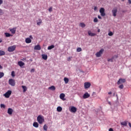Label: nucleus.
I'll return each mask as SVG.
<instances>
[{"label":"nucleus","mask_w":131,"mask_h":131,"mask_svg":"<svg viewBox=\"0 0 131 131\" xmlns=\"http://www.w3.org/2000/svg\"><path fill=\"white\" fill-rule=\"evenodd\" d=\"M1 108H4L5 109V108H6V105L4 104H1Z\"/></svg>","instance_id":"e433bc0d"},{"label":"nucleus","mask_w":131,"mask_h":131,"mask_svg":"<svg viewBox=\"0 0 131 131\" xmlns=\"http://www.w3.org/2000/svg\"><path fill=\"white\" fill-rule=\"evenodd\" d=\"M37 120L39 124H42L45 122V118L41 115H39L37 117Z\"/></svg>","instance_id":"f257e3e1"},{"label":"nucleus","mask_w":131,"mask_h":131,"mask_svg":"<svg viewBox=\"0 0 131 131\" xmlns=\"http://www.w3.org/2000/svg\"><path fill=\"white\" fill-rule=\"evenodd\" d=\"M1 42H3V40L2 39H0V43Z\"/></svg>","instance_id":"3c124183"},{"label":"nucleus","mask_w":131,"mask_h":131,"mask_svg":"<svg viewBox=\"0 0 131 131\" xmlns=\"http://www.w3.org/2000/svg\"><path fill=\"white\" fill-rule=\"evenodd\" d=\"M80 26L81 27H82V28H83L84 27H85V24H84V23H80Z\"/></svg>","instance_id":"c85d7f7f"},{"label":"nucleus","mask_w":131,"mask_h":131,"mask_svg":"<svg viewBox=\"0 0 131 131\" xmlns=\"http://www.w3.org/2000/svg\"><path fill=\"white\" fill-rule=\"evenodd\" d=\"M43 128L44 129V130H48V126L47 125H44V126H43Z\"/></svg>","instance_id":"7c9ffc66"},{"label":"nucleus","mask_w":131,"mask_h":131,"mask_svg":"<svg viewBox=\"0 0 131 131\" xmlns=\"http://www.w3.org/2000/svg\"><path fill=\"white\" fill-rule=\"evenodd\" d=\"M3 0H0V6L3 4Z\"/></svg>","instance_id":"a18cd8bd"},{"label":"nucleus","mask_w":131,"mask_h":131,"mask_svg":"<svg viewBox=\"0 0 131 131\" xmlns=\"http://www.w3.org/2000/svg\"><path fill=\"white\" fill-rule=\"evenodd\" d=\"M13 110L11 108H9L8 109V111H7V113L8 114H9V115H12L13 114Z\"/></svg>","instance_id":"2eb2a0df"},{"label":"nucleus","mask_w":131,"mask_h":131,"mask_svg":"<svg viewBox=\"0 0 131 131\" xmlns=\"http://www.w3.org/2000/svg\"><path fill=\"white\" fill-rule=\"evenodd\" d=\"M57 111H58V112H61V111H62V107L58 106L57 108Z\"/></svg>","instance_id":"bb28decb"},{"label":"nucleus","mask_w":131,"mask_h":131,"mask_svg":"<svg viewBox=\"0 0 131 131\" xmlns=\"http://www.w3.org/2000/svg\"><path fill=\"white\" fill-rule=\"evenodd\" d=\"M98 10V8H97V6L94 7V11H97Z\"/></svg>","instance_id":"37998d69"},{"label":"nucleus","mask_w":131,"mask_h":131,"mask_svg":"<svg viewBox=\"0 0 131 131\" xmlns=\"http://www.w3.org/2000/svg\"><path fill=\"white\" fill-rule=\"evenodd\" d=\"M108 104H109V105H111V102L109 101Z\"/></svg>","instance_id":"5fc2aeb1"},{"label":"nucleus","mask_w":131,"mask_h":131,"mask_svg":"<svg viewBox=\"0 0 131 131\" xmlns=\"http://www.w3.org/2000/svg\"><path fill=\"white\" fill-rule=\"evenodd\" d=\"M25 41L26 43H30L31 42V39H30V38H27Z\"/></svg>","instance_id":"a211bd4d"},{"label":"nucleus","mask_w":131,"mask_h":131,"mask_svg":"<svg viewBox=\"0 0 131 131\" xmlns=\"http://www.w3.org/2000/svg\"><path fill=\"white\" fill-rule=\"evenodd\" d=\"M99 13H100V15L102 16V17H105V16H106V13H105V9H104V8H101L100 9Z\"/></svg>","instance_id":"20e7f679"},{"label":"nucleus","mask_w":131,"mask_h":131,"mask_svg":"<svg viewBox=\"0 0 131 131\" xmlns=\"http://www.w3.org/2000/svg\"><path fill=\"white\" fill-rule=\"evenodd\" d=\"M70 111L72 112V113H75L77 111V108L75 106H72L71 109H70Z\"/></svg>","instance_id":"1a4fd4ad"},{"label":"nucleus","mask_w":131,"mask_h":131,"mask_svg":"<svg viewBox=\"0 0 131 131\" xmlns=\"http://www.w3.org/2000/svg\"><path fill=\"white\" fill-rule=\"evenodd\" d=\"M6 52L3 50H0V56H5Z\"/></svg>","instance_id":"412c9836"},{"label":"nucleus","mask_w":131,"mask_h":131,"mask_svg":"<svg viewBox=\"0 0 131 131\" xmlns=\"http://www.w3.org/2000/svg\"><path fill=\"white\" fill-rule=\"evenodd\" d=\"M112 13L114 17H116V14H117V8H114L113 10L112 11Z\"/></svg>","instance_id":"6e6552de"},{"label":"nucleus","mask_w":131,"mask_h":131,"mask_svg":"<svg viewBox=\"0 0 131 131\" xmlns=\"http://www.w3.org/2000/svg\"><path fill=\"white\" fill-rule=\"evenodd\" d=\"M119 89H121L122 90V89H123V88H124V86H123V84H121L119 85Z\"/></svg>","instance_id":"58836bf2"},{"label":"nucleus","mask_w":131,"mask_h":131,"mask_svg":"<svg viewBox=\"0 0 131 131\" xmlns=\"http://www.w3.org/2000/svg\"><path fill=\"white\" fill-rule=\"evenodd\" d=\"M121 125H124V126H126L127 125V122L126 121L122 122L121 123Z\"/></svg>","instance_id":"a878e982"},{"label":"nucleus","mask_w":131,"mask_h":131,"mask_svg":"<svg viewBox=\"0 0 131 131\" xmlns=\"http://www.w3.org/2000/svg\"><path fill=\"white\" fill-rule=\"evenodd\" d=\"M18 65H19V66L21 68H23V66L25 65V63L22 61H19L18 62Z\"/></svg>","instance_id":"4468645a"},{"label":"nucleus","mask_w":131,"mask_h":131,"mask_svg":"<svg viewBox=\"0 0 131 131\" xmlns=\"http://www.w3.org/2000/svg\"><path fill=\"white\" fill-rule=\"evenodd\" d=\"M11 76H12V77H15V72L12 71L11 72Z\"/></svg>","instance_id":"4c0bfd02"},{"label":"nucleus","mask_w":131,"mask_h":131,"mask_svg":"<svg viewBox=\"0 0 131 131\" xmlns=\"http://www.w3.org/2000/svg\"><path fill=\"white\" fill-rule=\"evenodd\" d=\"M21 88L23 89L24 93H25L27 91V87L26 86L22 85Z\"/></svg>","instance_id":"aec40b11"},{"label":"nucleus","mask_w":131,"mask_h":131,"mask_svg":"<svg viewBox=\"0 0 131 131\" xmlns=\"http://www.w3.org/2000/svg\"><path fill=\"white\" fill-rule=\"evenodd\" d=\"M122 2H124V0H122Z\"/></svg>","instance_id":"052dcab7"},{"label":"nucleus","mask_w":131,"mask_h":131,"mask_svg":"<svg viewBox=\"0 0 131 131\" xmlns=\"http://www.w3.org/2000/svg\"><path fill=\"white\" fill-rule=\"evenodd\" d=\"M16 50V45H13L12 46H10L8 47V52H9L10 53L12 52H14Z\"/></svg>","instance_id":"f03ea898"},{"label":"nucleus","mask_w":131,"mask_h":131,"mask_svg":"<svg viewBox=\"0 0 131 131\" xmlns=\"http://www.w3.org/2000/svg\"><path fill=\"white\" fill-rule=\"evenodd\" d=\"M2 14H3V10L0 9V15H2Z\"/></svg>","instance_id":"c03bdc74"},{"label":"nucleus","mask_w":131,"mask_h":131,"mask_svg":"<svg viewBox=\"0 0 131 131\" xmlns=\"http://www.w3.org/2000/svg\"><path fill=\"white\" fill-rule=\"evenodd\" d=\"M34 71H35V69H32L31 70V73H33V72H34Z\"/></svg>","instance_id":"79ce46f5"},{"label":"nucleus","mask_w":131,"mask_h":131,"mask_svg":"<svg viewBox=\"0 0 131 131\" xmlns=\"http://www.w3.org/2000/svg\"><path fill=\"white\" fill-rule=\"evenodd\" d=\"M71 59H72V57L68 58V61L70 62V61H71Z\"/></svg>","instance_id":"a19ab883"},{"label":"nucleus","mask_w":131,"mask_h":131,"mask_svg":"<svg viewBox=\"0 0 131 131\" xmlns=\"http://www.w3.org/2000/svg\"><path fill=\"white\" fill-rule=\"evenodd\" d=\"M98 19H102V17H101L100 15H98Z\"/></svg>","instance_id":"49530a36"},{"label":"nucleus","mask_w":131,"mask_h":131,"mask_svg":"<svg viewBox=\"0 0 131 131\" xmlns=\"http://www.w3.org/2000/svg\"><path fill=\"white\" fill-rule=\"evenodd\" d=\"M59 98H60V99L62 100V101H65V100H66V99L64 98H65V94L64 93L60 94Z\"/></svg>","instance_id":"ddd939ff"},{"label":"nucleus","mask_w":131,"mask_h":131,"mask_svg":"<svg viewBox=\"0 0 131 131\" xmlns=\"http://www.w3.org/2000/svg\"><path fill=\"white\" fill-rule=\"evenodd\" d=\"M64 81L65 83H68V82H69V79H68V78L64 77Z\"/></svg>","instance_id":"393cba45"},{"label":"nucleus","mask_w":131,"mask_h":131,"mask_svg":"<svg viewBox=\"0 0 131 131\" xmlns=\"http://www.w3.org/2000/svg\"><path fill=\"white\" fill-rule=\"evenodd\" d=\"M33 125L34 127L37 128V127H38V125H39L38 123L35 122L33 123Z\"/></svg>","instance_id":"4be33fe9"},{"label":"nucleus","mask_w":131,"mask_h":131,"mask_svg":"<svg viewBox=\"0 0 131 131\" xmlns=\"http://www.w3.org/2000/svg\"><path fill=\"white\" fill-rule=\"evenodd\" d=\"M114 59V57H113L112 58H108V59H107V61L108 62H113Z\"/></svg>","instance_id":"2f4dec72"},{"label":"nucleus","mask_w":131,"mask_h":131,"mask_svg":"<svg viewBox=\"0 0 131 131\" xmlns=\"http://www.w3.org/2000/svg\"><path fill=\"white\" fill-rule=\"evenodd\" d=\"M128 4H129L130 5L131 4V1L130 0H128Z\"/></svg>","instance_id":"09e8293b"},{"label":"nucleus","mask_w":131,"mask_h":131,"mask_svg":"<svg viewBox=\"0 0 131 131\" xmlns=\"http://www.w3.org/2000/svg\"><path fill=\"white\" fill-rule=\"evenodd\" d=\"M88 33L89 36H96V35H97V34L95 33H92V31H91L90 30L88 31Z\"/></svg>","instance_id":"9b49d317"},{"label":"nucleus","mask_w":131,"mask_h":131,"mask_svg":"<svg viewBox=\"0 0 131 131\" xmlns=\"http://www.w3.org/2000/svg\"><path fill=\"white\" fill-rule=\"evenodd\" d=\"M8 131H11V130L10 129H8Z\"/></svg>","instance_id":"bf43d9fd"},{"label":"nucleus","mask_w":131,"mask_h":131,"mask_svg":"<svg viewBox=\"0 0 131 131\" xmlns=\"http://www.w3.org/2000/svg\"><path fill=\"white\" fill-rule=\"evenodd\" d=\"M54 48H55V46L54 45H51L50 46H49L48 47V50H52V49H54Z\"/></svg>","instance_id":"cd10ccee"},{"label":"nucleus","mask_w":131,"mask_h":131,"mask_svg":"<svg viewBox=\"0 0 131 131\" xmlns=\"http://www.w3.org/2000/svg\"><path fill=\"white\" fill-rule=\"evenodd\" d=\"M34 50H38V51L41 50V48L40 47V45H36L34 47Z\"/></svg>","instance_id":"f3484780"},{"label":"nucleus","mask_w":131,"mask_h":131,"mask_svg":"<svg viewBox=\"0 0 131 131\" xmlns=\"http://www.w3.org/2000/svg\"><path fill=\"white\" fill-rule=\"evenodd\" d=\"M10 31L12 34H15L16 33V28L10 29Z\"/></svg>","instance_id":"dca6fc26"},{"label":"nucleus","mask_w":131,"mask_h":131,"mask_svg":"<svg viewBox=\"0 0 131 131\" xmlns=\"http://www.w3.org/2000/svg\"><path fill=\"white\" fill-rule=\"evenodd\" d=\"M4 76L5 74L4 73V72H0V79L2 78V77H4Z\"/></svg>","instance_id":"c756f323"},{"label":"nucleus","mask_w":131,"mask_h":131,"mask_svg":"<svg viewBox=\"0 0 131 131\" xmlns=\"http://www.w3.org/2000/svg\"><path fill=\"white\" fill-rule=\"evenodd\" d=\"M5 35L6 37H10V36H13V35H12L9 33H5Z\"/></svg>","instance_id":"b1692460"},{"label":"nucleus","mask_w":131,"mask_h":131,"mask_svg":"<svg viewBox=\"0 0 131 131\" xmlns=\"http://www.w3.org/2000/svg\"><path fill=\"white\" fill-rule=\"evenodd\" d=\"M100 29H98V32H100Z\"/></svg>","instance_id":"6e6d98bb"},{"label":"nucleus","mask_w":131,"mask_h":131,"mask_svg":"<svg viewBox=\"0 0 131 131\" xmlns=\"http://www.w3.org/2000/svg\"><path fill=\"white\" fill-rule=\"evenodd\" d=\"M113 96H114V97L115 96V93H114Z\"/></svg>","instance_id":"13d9d810"},{"label":"nucleus","mask_w":131,"mask_h":131,"mask_svg":"<svg viewBox=\"0 0 131 131\" xmlns=\"http://www.w3.org/2000/svg\"><path fill=\"white\" fill-rule=\"evenodd\" d=\"M9 84L11 85V86H15V85H16V82H15V80L13 79H10L9 80Z\"/></svg>","instance_id":"39448f33"},{"label":"nucleus","mask_w":131,"mask_h":131,"mask_svg":"<svg viewBox=\"0 0 131 131\" xmlns=\"http://www.w3.org/2000/svg\"><path fill=\"white\" fill-rule=\"evenodd\" d=\"M108 35L109 36H112V35H113V32L110 31L108 33Z\"/></svg>","instance_id":"f704fd0d"},{"label":"nucleus","mask_w":131,"mask_h":131,"mask_svg":"<svg viewBox=\"0 0 131 131\" xmlns=\"http://www.w3.org/2000/svg\"><path fill=\"white\" fill-rule=\"evenodd\" d=\"M0 69H3V67H2V66L0 65Z\"/></svg>","instance_id":"864d4df0"},{"label":"nucleus","mask_w":131,"mask_h":131,"mask_svg":"<svg viewBox=\"0 0 131 131\" xmlns=\"http://www.w3.org/2000/svg\"><path fill=\"white\" fill-rule=\"evenodd\" d=\"M52 11H53V7H50L49 9V11L51 13V12H52Z\"/></svg>","instance_id":"ea45409f"},{"label":"nucleus","mask_w":131,"mask_h":131,"mask_svg":"<svg viewBox=\"0 0 131 131\" xmlns=\"http://www.w3.org/2000/svg\"><path fill=\"white\" fill-rule=\"evenodd\" d=\"M12 95V91L8 90L5 94L3 95L5 98H10V96Z\"/></svg>","instance_id":"7ed1b4c3"},{"label":"nucleus","mask_w":131,"mask_h":131,"mask_svg":"<svg viewBox=\"0 0 131 131\" xmlns=\"http://www.w3.org/2000/svg\"><path fill=\"white\" fill-rule=\"evenodd\" d=\"M91 97V95L90 94H89L88 92L85 93L83 96V99H88V98H90Z\"/></svg>","instance_id":"f8f14e48"},{"label":"nucleus","mask_w":131,"mask_h":131,"mask_svg":"<svg viewBox=\"0 0 131 131\" xmlns=\"http://www.w3.org/2000/svg\"><path fill=\"white\" fill-rule=\"evenodd\" d=\"M108 95H112V92H110L108 93Z\"/></svg>","instance_id":"8fccbe9b"},{"label":"nucleus","mask_w":131,"mask_h":131,"mask_svg":"<svg viewBox=\"0 0 131 131\" xmlns=\"http://www.w3.org/2000/svg\"><path fill=\"white\" fill-rule=\"evenodd\" d=\"M48 89L50 90L51 91H55L56 90V87H55L54 85H52L50 87H49Z\"/></svg>","instance_id":"6ab92c4d"},{"label":"nucleus","mask_w":131,"mask_h":131,"mask_svg":"<svg viewBox=\"0 0 131 131\" xmlns=\"http://www.w3.org/2000/svg\"><path fill=\"white\" fill-rule=\"evenodd\" d=\"M103 52H104V49H101L98 52L96 53V57H101L102 54H103Z\"/></svg>","instance_id":"423d86ee"},{"label":"nucleus","mask_w":131,"mask_h":131,"mask_svg":"<svg viewBox=\"0 0 131 131\" xmlns=\"http://www.w3.org/2000/svg\"><path fill=\"white\" fill-rule=\"evenodd\" d=\"M82 51V49H81V48H78L77 49V52H78V53H79V52H81Z\"/></svg>","instance_id":"72a5a7b5"},{"label":"nucleus","mask_w":131,"mask_h":131,"mask_svg":"<svg viewBox=\"0 0 131 131\" xmlns=\"http://www.w3.org/2000/svg\"><path fill=\"white\" fill-rule=\"evenodd\" d=\"M21 61H24V60H26V59L23 58V59H21Z\"/></svg>","instance_id":"603ef678"},{"label":"nucleus","mask_w":131,"mask_h":131,"mask_svg":"<svg viewBox=\"0 0 131 131\" xmlns=\"http://www.w3.org/2000/svg\"><path fill=\"white\" fill-rule=\"evenodd\" d=\"M94 22H95V23H97V22H98V18L97 17H95L94 19Z\"/></svg>","instance_id":"c9c22d12"},{"label":"nucleus","mask_w":131,"mask_h":131,"mask_svg":"<svg viewBox=\"0 0 131 131\" xmlns=\"http://www.w3.org/2000/svg\"><path fill=\"white\" fill-rule=\"evenodd\" d=\"M42 57L44 60H47L48 59V55L46 54H42Z\"/></svg>","instance_id":"5701e85b"},{"label":"nucleus","mask_w":131,"mask_h":131,"mask_svg":"<svg viewBox=\"0 0 131 131\" xmlns=\"http://www.w3.org/2000/svg\"><path fill=\"white\" fill-rule=\"evenodd\" d=\"M109 131H114V130H113V129L112 128H110L109 129Z\"/></svg>","instance_id":"de8ad7c7"},{"label":"nucleus","mask_w":131,"mask_h":131,"mask_svg":"<svg viewBox=\"0 0 131 131\" xmlns=\"http://www.w3.org/2000/svg\"><path fill=\"white\" fill-rule=\"evenodd\" d=\"M30 38H32V36H30Z\"/></svg>","instance_id":"4d7b16f0"},{"label":"nucleus","mask_w":131,"mask_h":131,"mask_svg":"<svg viewBox=\"0 0 131 131\" xmlns=\"http://www.w3.org/2000/svg\"><path fill=\"white\" fill-rule=\"evenodd\" d=\"M84 89H89V88L91 87V82H86L84 83Z\"/></svg>","instance_id":"0eeeda50"},{"label":"nucleus","mask_w":131,"mask_h":131,"mask_svg":"<svg viewBox=\"0 0 131 131\" xmlns=\"http://www.w3.org/2000/svg\"><path fill=\"white\" fill-rule=\"evenodd\" d=\"M38 21H39L37 23V25H40V24H41V22H42L41 19H39Z\"/></svg>","instance_id":"473e14b6"},{"label":"nucleus","mask_w":131,"mask_h":131,"mask_svg":"<svg viewBox=\"0 0 131 131\" xmlns=\"http://www.w3.org/2000/svg\"><path fill=\"white\" fill-rule=\"evenodd\" d=\"M125 81H126L125 79L120 78L118 81L117 84H121V83H124V82H125Z\"/></svg>","instance_id":"9d476101"}]
</instances>
